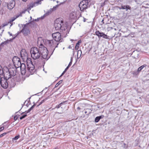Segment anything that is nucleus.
<instances>
[{
    "mask_svg": "<svg viewBox=\"0 0 149 149\" xmlns=\"http://www.w3.org/2000/svg\"><path fill=\"white\" fill-rule=\"evenodd\" d=\"M46 43L48 47L49 52H52L51 54L53 53L56 48L57 47L58 43L56 42L54 40H47Z\"/></svg>",
    "mask_w": 149,
    "mask_h": 149,
    "instance_id": "nucleus-1",
    "label": "nucleus"
},
{
    "mask_svg": "<svg viewBox=\"0 0 149 149\" xmlns=\"http://www.w3.org/2000/svg\"><path fill=\"white\" fill-rule=\"evenodd\" d=\"M30 52L31 57L34 60L39 58L41 56L40 47L39 48L36 47L31 48Z\"/></svg>",
    "mask_w": 149,
    "mask_h": 149,
    "instance_id": "nucleus-2",
    "label": "nucleus"
},
{
    "mask_svg": "<svg viewBox=\"0 0 149 149\" xmlns=\"http://www.w3.org/2000/svg\"><path fill=\"white\" fill-rule=\"evenodd\" d=\"M63 21L61 18L57 19L55 21L54 26L56 30L61 29L62 30H65L66 29V26H63Z\"/></svg>",
    "mask_w": 149,
    "mask_h": 149,
    "instance_id": "nucleus-3",
    "label": "nucleus"
},
{
    "mask_svg": "<svg viewBox=\"0 0 149 149\" xmlns=\"http://www.w3.org/2000/svg\"><path fill=\"white\" fill-rule=\"evenodd\" d=\"M24 61H26L27 64V69L31 73V74H33L34 71V66L31 60V58L27 57V58L23 60Z\"/></svg>",
    "mask_w": 149,
    "mask_h": 149,
    "instance_id": "nucleus-4",
    "label": "nucleus"
},
{
    "mask_svg": "<svg viewBox=\"0 0 149 149\" xmlns=\"http://www.w3.org/2000/svg\"><path fill=\"white\" fill-rule=\"evenodd\" d=\"M40 50L41 54L43 58L48 59L49 58V56H48L47 49L41 43L40 44Z\"/></svg>",
    "mask_w": 149,
    "mask_h": 149,
    "instance_id": "nucleus-5",
    "label": "nucleus"
},
{
    "mask_svg": "<svg viewBox=\"0 0 149 149\" xmlns=\"http://www.w3.org/2000/svg\"><path fill=\"white\" fill-rule=\"evenodd\" d=\"M28 24L27 23L25 24L22 25V29L20 32L22 33L24 36H27L30 33V31L28 27Z\"/></svg>",
    "mask_w": 149,
    "mask_h": 149,
    "instance_id": "nucleus-6",
    "label": "nucleus"
},
{
    "mask_svg": "<svg viewBox=\"0 0 149 149\" xmlns=\"http://www.w3.org/2000/svg\"><path fill=\"white\" fill-rule=\"evenodd\" d=\"M12 60L16 68H19L22 64L21 63L20 58L17 56H14Z\"/></svg>",
    "mask_w": 149,
    "mask_h": 149,
    "instance_id": "nucleus-7",
    "label": "nucleus"
},
{
    "mask_svg": "<svg viewBox=\"0 0 149 149\" xmlns=\"http://www.w3.org/2000/svg\"><path fill=\"white\" fill-rule=\"evenodd\" d=\"M52 36L54 40L57 42H59L61 38V35L58 32H56L53 33Z\"/></svg>",
    "mask_w": 149,
    "mask_h": 149,
    "instance_id": "nucleus-8",
    "label": "nucleus"
},
{
    "mask_svg": "<svg viewBox=\"0 0 149 149\" xmlns=\"http://www.w3.org/2000/svg\"><path fill=\"white\" fill-rule=\"evenodd\" d=\"M0 84L3 88H7L8 86V80L4 78H1L0 79Z\"/></svg>",
    "mask_w": 149,
    "mask_h": 149,
    "instance_id": "nucleus-9",
    "label": "nucleus"
},
{
    "mask_svg": "<svg viewBox=\"0 0 149 149\" xmlns=\"http://www.w3.org/2000/svg\"><path fill=\"white\" fill-rule=\"evenodd\" d=\"M20 54L21 57L23 60L27 58L28 54L25 49H22L20 52Z\"/></svg>",
    "mask_w": 149,
    "mask_h": 149,
    "instance_id": "nucleus-10",
    "label": "nucleus"
},
{
    "mask_svg": "<svg viewBox=\"0 0 149 149\" xmlns=\"http://www.w3.org/2000/svg\"><path fill=\"white\" fill-rule=\"evenodd\" d=\"M16 68L11 67L8 69V72L13 77H14L16 75Z\"/></svg>",
    "mask_w": 149,
    "mask_h": 149,
    "instance_id": "nucleus-11",
    "label": "nucleus"
},
{
    "mask_svg": "<svg viewBox=\"0 0 149 149\" xmlns=\"http://www.w3.org/2000/svg\"><path fill=\"white\" fill-rule=\"evenodd\" d=\"M19 67L20 68L21 73L22 75H24L26 72V69L25 64L24 63L20 65Z\"/></svg>",
    "mask_w": 149,
    "mask_h": 149,
    "instance_id": "nucleus-12",
    "label": "nucleus"
},
{
    "mask_svg": "<svg viewBox=\"0 0 149 149\" xmlns=\"http://www.w3.org/2000/svg\"><path fill=\"white\" fill-rule=\"evenodd\" d=\"M36 105V104L34 103V105L33 106H32L30 108H29L27 111H25L24 112V113H25V114L21 117L20 118V119L22 120L23 118H25L27 116V114H26L29 113L33 109Z\"/></svg>",
    "mask_w": 149,
    "mask_h": 149,
    "instance_id": "nucleus-13",
    "label": "nucleus"
},
{
    "mask_svg": "<svg viewBox=\"0 0 149 149\" xmlns=\"http://www.w3.org/2000/svg\"><path fill=\"white\" fill-rule=\"evenodd\" d=\"M15 1L12 0L10 1L8 5V8L9 9H12L15 6Z\"/></svg>",
    "mask_w": 149,
    "mask_h": 149,
    "instance_id": "nucleus-14",
    "label": "nucleus"
},
{
    "mask_svg": "<svg viewBox=\"0 0 149 149\" xmlns=\"http://www.w3.org/2000/svg\"><path fill=\"white\" fill-rule=\"evenodd\" d=\"M8 86H9L10 87H13L15 85V84L14 80L11 79L9 80H8Z\"/></svg>",
    "mask_w": 149,
    "mask_h": 149,
    "instance_id": "nucleus-15",
    "label": "nucleus"
},
{
    "mask_svg": "<svg viewBox=\"0 0 149 149\" xmlns=\"http://www.w3.org/2000/svg\"><path fill=\"white\" fill-rule=\"evenodd\" d=\"M90 1L89 0H84L81 1L79 4V6H83L84 5L87 3H89Z\"/></svg>",
    "mask_w": 149,
    "mask_h": 149,
    "instance_id": "nucleus-16",
    "label": "nucleus"
},
{
    "mask_svg": "<svg viewBox=\"0 0 149 149\" xmlns=\"http://www.w3.org/2000/svg\"><path fill=\"white\" fill-rule=\"evenodd\" d=\"M4 76L5 78V79L7 80H9L10 79L12 76L7 71L6 73L4 72Z\"/></svg>",
    "mask_w": 149,
    "mask_h": 149,
    "instance_id": "nucleus-17",
    "label": "nucleus"
},
{
    "mask_svg": "<svg viewBox=\"0 0 149 149\" xmlns=\"http://www.w3.org/2000/svg\"><path fill=\"white\" fill-rule=\"evenodd\" d=\"M89 3H87L86 4L84 5L83 6H79L80 10L82 11H84V10L87 9L88 7V5Z\"/></svg>",
    "mask_w": 149,
    "mask_h": 149,
    "instance_id": "nucleus-18",
    "label": "nucleus"
},
{
    "mask_svg": "<svg viewBox=\"0 0 149 149\" xmlns=\"http://www.w3.org/2000/svg\"><path fill=\"white\" fill-rule=\"evenodd\" d=\"M121 8L123 9H126V11H127L128 9L130 10L131 7L129 5H123L122 6Z\"/></svg>",
    "mask_w": 149,
    "mask_h": 149,
    "instance_id": "nucleus-19",
    "label": "nucleus"
},
{
    "mask_svg": "<svg viewBox=\"0 0 149 149\" xmlns=\"http://www.w3.org/2000/svg\"><path fill=\"white\" fill-rule=\"evenodd\" d=\"M53 9H51L48 10L47 12V13H46L43 16L41 17V18L43 19L44 17H45L46 16L49 15L51 13Z\"/></svg>",
    "mask_w": 149,
    "mask_h": 149,
    "instance_id": "nucleus-20",
    "label": "nucleus"
},
{
    "mask_svg": "<svg viewBox=\"0 0 149 149\" xmlns=\"http://www.w3.org/2000/svg\"><path fill=\"white\" fill-rule=\"evenodd\" d=\"M103 117V116H100L97 117L95 119V122L96 123H97L99 122L100 120Z\"/></svg>",
    "mask_w": 149,
    "mask_h": 149,
    "instance_id": "nucleus-21",
    "label": "nucleus"
},
{
    "mask_svg": "<svg viewBox=\"0 0 149 149\" xmlns=\"http://www.w3.org/2000/svg\"><path fill=\"white\" fill-rule=\"evenodd\" d=\"M101 37H102L104 38L107 39L108 38L107 36L102 32H101V34L99 35V38Z\"/></svg>",
    "mask_w": 149,
    "mask_h": 149,
    "instance_id": "nucleus-22",
    "label": "nucleus"
},
{
    "mask_svg": "<svg viewBox=\"0 0 149 149\" xmlns=\"http://www.w3.org/2000/svg\"><path fill=\"white\" fill-rule=\"evenodd\" d=\"M146 64L143 65L141 66L138 68L137 70L138 72H139L141 71L144 67H146Z\"/></svg>",
    "mask_w": 149,
    "mask_h": 149,
    "instance_id": "nucleus-23",
    "label": "nucleus"
},
{
    "mask_svg": "<svg viewBox=\"0 0 149 149\" xmlns=\"http://www.w3.org/2000/svg\"><path fill=\"white\" fill-rule=\"evenodd\" d=\"M19 16V15H17L15 17H14L12 18L11 19H10L9 20V23H12L15 19L18 18Z\"/></svg>",
    "mask_w": 149,
    "mask_h": 149,
    "instance_id": "nucleus-24",
    "label": "nucleus"
},
{
    "mask_svg": "<svg viewBox=\"0 0 149 149\" xmlns=\"http://www.w3.org/2000/svg\"><path fill=\"white\" fill-rule=\"evenodd\" d=\"M19 16V15H17L15 17H14L12 18L11 19H10L9 20V23H12L15 19L18 18Z\"/></svg>",
    "mask_w": 149,
    "mask_h": 149,
    "instance_id": "nucleus-25",
    "label": "nucleus"
},
{
    "mask_svg": "<svg viewBox=\"0 0 149 149\" xmlns=\"http://www.w3.org/2000/svg\"><path fill=\"white\" fill-rule=\"evenodd\" d=\"M19 16V15H17L15 17H14L12 18L11 19H10L9 20V23H12L15 19L18 18Z\"/></svg>",
    "mask_w": 149,
    "mask_h": 149,
    "instance_id": "nucleus-26",
    "label": "nucleus"
},
{
    "mask_svg": "<svg viewBox=\"0 0 149 149\" xmlns=\"http://www.w3.org/2000/svg\"><path fill=\"white\" fill-rule=\"evenodd\" d=\"M81 40H79L78 42L76 44V45L75 47V49H78L80 45V43H81Z\"/></svg>",
    "mask_w": 149,
    "mask_h": 149,
    "instance_id": "nucleus-27",
    "label": "nucleus"
},
{
    "mask_svg": "<svg viewBox=\"0 0 149 149\" xmlns=\"http://www.w3.org/2000/svg\"><path fill=\"white\" fill-rule=\"evenodd\" d=\"M33 8L32 7L31 5L30 4L28 6V7L26 10H27V11H28L29 12V11L30 10H31L32 8Z\"/></svg>",
    "mask_w": 149,
    "mask_h": 149,
    "instance_id": "nucleus-28",
    "label": "nucleus"
},
{
    "mask_svg": "<svg viewBox=\"0 0 149 149\" xmlns=\"http://www.w3.org/2000/svg\"><path fill=\"white\" fill-rule=\"evenodd\" d=\"M33 8L32 7L31 5L30 4L28 6V7L26 10H27V11H28L29 12V11L30 10H31L32 8Z\"/></svg>",
    "mask_w": 149,
    "mask_h": 149,
    "instance_id": "nucleus-29",
    "label": "nucleus"
},
{
    "mask_svg": "<svg viewBox=\"0 0 149 149\" xmlns=\"http://www.w3.org/2000/svg\"><path fill=\"white\" fill-rule=\"evenodd\" d=\"M33 8L32 7L31 5L30 4L28 6V7L26 10H27V11H28L29 12V11L30 10H31L32 8Z\"/></svg>",
    "mask_w": 149,
    "mask_h": 149,
    "instance_id": "nucleus-30",
    "label": "nucleus"
},
{
    "mask_svg": "<svg viewBox=\"0 0 149 149\" xmlns=\"http://www.w3.org/2000/svg\"><path fill=\"white\" fill-rule=\"evenodd\" d=\"M33 8L32 7L31 5L30 4L28 6V7L26 10H27V11H28L29 12V11L30 10H31L32 8Z\"/></svg>",
    "mask_w": 149,
    "mask_h": 149,
    "instance_id": "nucleus-31",
    "label": "nucleus"
},
{
    "mask_svg": "<svg viewBox=\"0 0 149 149\" xmlns=\"http://www.w3.org/2000/svg\"><path fill=\"white\" fill-rule=\"evenodd\" d=\"M63 81V80H61L55 86V87L56 88L58 87V86Z\"/></svg>",
    "mask_w": 149,
    "mask_h": 149,
    "instance_id": "nucleus-32",
    "label": "nucleus"
},
{
    "mask_svg": "<svg viewBox=\"0 0 149 149\" xmlns=\"http://www.w3.org/2000/svg\"><path fill=\"white\" fill-rule=\"evenodd\" d=\"M42 0H38V1H37L35 2V3L36 4V6H37L39 4H41V1Z\"/></svg>",
    "mask_w": 149,
    "mask_h": 149,
    "instance_id": "nucleus-33",
    "label": "nucleus"
},
{
    "mask_svg": "<svg viewBox=\"0 0 149 149\" xmlns=\"http://www.w3.org/2000/svg\"><path fill=\"white\" fill-rule=\"evenodd\" d=\"M20 137V136L18 135L15 136L14 138L13 139V140L14 141L15 140H16L17 139Z\"/></svg>",
    "mask_w": 149,
    "mask_h": 149,
    "instance_id": "nucleus-34",
    "label": "nucleus"
},
{
    "mask_svg": "<svg viewBox=\"0 0 149 149\" xmlns=\"http://www.w3.org/2000/svg\"><path fill=\"white\" fill-rule=\"evenodd\" d=\"M95 34L99 38V35L101 34V32H100L99 31H96Z\"/></svg>",
    "mask_w": 149,
    "mask_h": 149,
    "instance_id": "nucleus-35",
    "label": "nucleus"
},
{
    "mask_svg": "<svg viewBox=\"0 0 149 149\" xmlns=\"http://www.w3.org/2000/svg\"><path fill=\"white\" fill-rule=\"evenodd\" d=\"M47 100V99H45L44 100H42L39 103V104L37 106V107H38L40 105V104H42L43 102H44L45 100Z\"/></svg>",
    "mask_w": 149,
    "mask_h": 149,
    "instance_id": "nucleus-36",
    "label": "nucleus"
},
{
    "mask_svg": "<svg viewBox=\"0 0 149 149\" xmlns=\"http://www.w3.org/2000/svg\"><path fill=\"white\" fill-rule=\"evenodd\" d=\"M10 42V40H7L3 42V43H4V45H6L7 44L9 43V42Z\"/></svg>",
    "mask_w": 149,
    "mask_h": 149,
    "instance_id": "nucleus-37",
    "label": "nucleus"
},
{
    "mask_svg": "<svg viewBox=\"0 0 149 149\" xmlns=\"http://www.w3.org/2000/svg\"><path fill=\"white\" fill-rule=\"evenodd\" d=\"M62 103H61L59 104L58 105L56 106V108L58 109L60 107H61V106H62Z\"/></svg>",
    "mask_w": 149,
    "mask_h": 149,
    "instance_id": "nucleus-38",
    "label": "nucleus"
},
{
    "mask_svg": "<svg viewBox=\"0 0 149 149\" xmlns=\"http://www.w3.org/2000/svg\"><path fill=\"white\" fill-rule=\"evenodd\" d=\"M30 4L33 7L34 6H36V4L35 2L34 3H30Z\"/></svg>",
    "mask_w": 149,
    "mask_h": 149,
    "instance_id": "nucleus-39",
    "label": "nucleus"
},
{
    "mask_svg": "<svg viewBox=\"0 0 149 149\" xmlns=\"http://www.w3.org/2000/svg\"><path fill=\"white\" fill-rule=\"evenodd\" d=\"M96 90L97 91H98L99 92H101L102 91V90L100 88H97Z\"/></svg>",
    "mask_w": 149,
    "mask_h": 149,
    "instance_id": "nucleus-40",
    "label": "nucleus"
},
{
    "mask_svg": "<svg viewBox=\"0 0 149 149\" xmlns=\"http://www.w3.org/2000/svg\"><path fill=\"white\" fill-rule=\"evenodd\" d=\"M27 11V10L26 9L24 10V11H22L21 13V14H24V13H25V12Z\"/></svg>",
    "mask_w": 149,
    "mask_h": 149,
    "instance_id": "nucleus-41",
    "label": "nucleus"
},
{
    "mask_svg": "<svg viewBox=\"0 0 149 149\" xmlns=\"http://www.w3.org/2000/svg\"><path fill=\"white\" fill-rule=\"evenodd\" d=\"M6 133H4L1 135H0V137H1L3 136H4V135H6Z\"/></svg>",
    "mask_w": 149,
    "mask_h": 149,
    "instance_id": "nucleus-42",
    "label": "nucleus"
},
{
    "mask_svg": "<svg viewBox=\"0 0 149 149\" xmlns=\"http://www.w3.org/2000/svg\"><path fill=\"white\" fill-rule=\"evenodd\" d=\"M4 129V127L3 126L0 127V132L3 130Z\"/></svg>",
    "mask_w": 149,
    "mask_h": 149,
    "instance_id": "nucleus-43",
    "label": "nucleus"
},
{
    "mask_svg": "<svg viewBox=\"0 0 149 149\" xmlns=\"http://www.w3.org/2000/svg\"><path fill=\"white\" fill-rule=\"evenodd\" d=\"M65 72L64 71L61 74V75L60 77H61L65 73Z\"/></svg>",
    "mask_w": 149,
    "mask_h": 149,
    "instance_id": "nucleus-44",
    "label": "nucleus"
},
{
    "mask_svg": "<svg viewBox=\"0 0 149 149\" xmlns=\"http://www.w3.org/2000/svg\"><path fill=\"white\" fill-rule=\"evenodd\" d=\"M65 72L64 71L61 74V75L60 77H61L65 73Z\"/></svg>",
    "mask_w": 149,
    "mask_h": 149,
    "instance_id": "nucleus-45",
    "label": "nucleus"
},
{
    "mask_svg": "<svg viewBox=\"0 0 149 149\" xmlns=\"http://www.w3.org/2000/svg\"><path fill=\"white\" fill-rule=\"evenodd\" d=\"M66 101H65L63 102H62L61 103H62V105L65 104V103L66 102Z\"/></svg>",
    "mask_w": 149,
    "mask_h": 149,
    "instance_id": "nucleus-46",
    "label": "nucleus"
},
{
    "mask_svg": "<svg viewBox=\"0 0 149 149\" xmlns=\"http://www.w3.org/2000/svg\"><path fill=\"white\" fill-rule=\"evenodd\" d=\"M72 64V62H70L69 63V65H68L69 66H70Z\"/></svg>",
    "mask_w": 149,
    "mask_h": 149,
    "instance_id": "nucleus-47",
    "label": "nucleus"
},
{
    "mask_svg": "<svg viewBox=\"0 0 149 149\" xmlns=\"http://www.w3.org/2000/svg\"><path fill=\"white\" fill-rule=\"evenodd\" d=\"M17 119V116H15L14 117V119L15 120H16Z\"/></svg>",
    "mask_w": 149,
    "mask_h": 149,
    "instance_id": "nucleus-48",
    "label": "nucleus"
},
{
    "mask_svg": "<svg viewBox=\"0 0 149 149\" xmlns=\"http://www.w3.org/2000/svg\"><path fill=\"white\" fill-rule=\"evenodd\" d=\"M72 60H73V58H72V57H71V59H70V62H72Z\"/></svg>",
    "mask_w": 149,
    "mask_h": 149,
    "instance_id": "nucleus-49",
    "label": "nucleus"
},
{
    "mask_svg": "<svg viewBox=\"0 0 149 149\" xmlns=\"http://www.w3.org/2000/svg\"><path fill=\"white\" fill-rule=\"evenodd\" d=\"M68 69L67 68H66L65 69V70L64 71L65 72H66L67 70H68Z\"/></svg>",
    "mask_w": 149,
    "mask_h": 149,
    "instance_id": "nucleus-50",
    "label": "nucleus"
},
{
    "mask_svg": "<svg viewBox=\"0 0 149 149\" xmlns=\"http://www.w3.org/2000/svg\"><path fill=\"white\" fill-rule=\"evenodd\" d=\"M87 19H85V18H84V22H85L86 20Z\"/></svg>",
    "mask_w": 149,
    "mask_h": 149,
    "instance_id": "nucleus-51",
    "label": "nucleus"
},
{
    "mask_svg": "<svg viewBox=\"0 0 149 149\" xmlns=\"http://www.w3.org/2000/svg\"><path fill=\"white\" fill-rule=\"evenodd\" d=\"M4 45V43H3V42L2 43H1V44H0V45L1 46H3V45Z\"/></svg>",
    "mask_w": 149,
    "mask_h": 149,
    "instance_id": "nucleus-52",
    "label": "nucleus"
},
{
    "mask_svg": "<svg viewBox=\"0 0 149 149\" xmlns=\"http://www.w3.org/2000/svg\"><path fill=\"white\" fill-rule=\"evenodd\" d=\"M79 52H81V50H78V53Z\"/></svg>",
    "mask_w": 149,
    "mask_h": 149,
    "instance_id": "nucleus-53",
    "label": "nucleus"
},
{
    "mask_svg": "<svg viewBox=\"0 0 149 149\" xmlns=\"http://www.w3.org/2000/svg\"><path fill=\"white\" fill-rule=\"evenodd\" d=\"M8 33L10 35V36H12V34L11 33H10V32H8Z\"/></svg>",
    "mask_w": 149,
    "mask_h": 149,
    "instance_id": "nucleus-54",
    "label": "nucleus"
},
{
    "mask_svg": "<svg viewBox=\"0 0 149 149\" xmlns=\"http://www.w3.org/2000/svg\"><path fill=\"white\" fill-rule=\"evenodd\" d=\"M70 66H69V65H68V66L66 67V68L68 69Z\"/></svg>",
    "mask_w": 149,
    "mask_h": 149,
    "instance_id": "nucleus-55",
    "label": "nucleus"
},
{
    "mask_svg": "<svg viewBox=\"0 0 149 149\" xmlns=\"http://www.w3.org/2000/svg\"><path fill=\"white\" fill-rule=\"evenodd\" d=\"M70 66H69V65H68V66L66 67V68L68 69Z\"/></svg>",
    "mask_w": 149,
    "mask_h": 149,
    "instance_id": "nucleus-56",
    "label": "nucleus"
},
{
    "mask_svg": "<svg viewBox=\"0 0 149 149\" xmlns=\"http://www.w3.org/2000/svg\"><path fill=\"white\" fill-rule=\"evenodd\" d=\"M104 19H102V22L103 24L104 23Z\"/></svg>",
    "mask_w": 149,
    "mask_h": 149,
    "instance_id": "nucleus-57",
    "label": "nucleus"
},
{
    "mask_svg": "<svg viewBox=\"0 0 149 149\" xmlns=\"http://www.w3.org/2000/svg\"><path fill=\"white\" fill-rule=\"evenodd\" d=\"M72 15H73V13H71V14H70V16H71V15H72Z\"/></svg>",
    "mask_w": 149,
    "mask_h": 149,
    "instance_id": "nucleus-58",
    "label": "nucleus"
},
{
    "mask_svg": "<svg viewBox=\"0 0 149 149\" xmlns=\"http://www.w3.org/2000/svg\"><path fill=\"white\" fill-rule=\"evenodd\" d=\"M23 1H24V2H26V1H27V0H22Z\"/></svg>",
    "mask_w": 149,
    "mask_h": 149,
    "instance_id": "nucleus-59",
    "label": "nucleus"
},
{
    "mask_svg": "<svg viewBox=\"0 0 149 149\" xmlns=\"http://www.w3.org/2000/svg\"><path fill=\"white\" fill-rule=\"evenodd\" d=\"M77 109H80V107H78L77 108Z\"/></svg>",
    "mask_w": 149,
    "mask_h": 149,
    "instance_id": "nucleus-60",
    "label": "nucleus"
},
{
    "mask_svg": "<svg viewBox=\"0 0 149 149\" xmlns=\"http://www.w3.org/2000/svg\"><path fill=\"white\" fill-rule=\"evenodd\" d=\"M85 114H86L87 113V111H86L85 112Z\"/></svg>",
    "mask_w": 149,
    "mask_h": 149,
    "instance_id": "nucleus-61",
    "label": "nucleus"
},
{
    "mask_svg": "<svg viewBox=\"0 0 149 149\" xmlns=\"http://www.w3.org/2000/svg\"><path fill=\"white\" fill-rule=\"evenodd\" d=\"M56 7H53V9H54V8H55Z\"/></svg>",
    "mask_w": 149,
    "mask_h": 149,
    "instance_id": "nucleus-62",
    "label": "nucleus"
},
{
    "mask_svg": "<svg viewBox=\"0 0 149 149\" xmlns=\"http://www.w3.org/2000/svg\"><path fill=\"white\" fill-rule=\"evenodd\" d=\"M70 40V41H72L73 40L72 39H71Z\"/></svg>",
    "mask_w": 149,
    "mask_h": 149,
    "instance_id": "nucleus-63",
    "label": "nucleus"
},
{
    "mask_svg": "<svg viewBox=\"0 0 149 149\" xmlns=\"http://www.w3.org/2000/svg\"><path fill=\"white\" fill-rule=\"evenodd\" d=\"M12 25V24H11V25H10V26H11Z\"/></svg>",
    "mask_w": 149,
    "mask_h": 149,
    "instance_id": "nucleus-64",
    "label": "nucleus"
}]
</instances>
